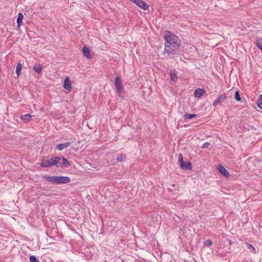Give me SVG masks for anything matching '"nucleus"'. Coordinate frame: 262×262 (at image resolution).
Returning a JSON list of instances; mask_svg holds the SVG:
<instances>
[{
  "label": "nucleus",
  "mask_w": 262,
  "mask_h": 262,
  "mask_svg": "<svg viewBox=\"0 0 262 262\" xmlns=\"http://www.w3.org/2000/svg\"><path fill=\"white\" fill-rule=\"evenodd\" d=\"M165 39V48L163 54H167V57L174 59L179 56V49L180 47V40L173 33L169 31H165L163 32Z\"/></svg>",
  "instance_id": "nucleus-1"
},
{
  "label": "nucleus",
  "mask_w": 262,
  "mask_h": 262,
  "mask_svg": "<svg viewBox=\"0 0 262 262\" xmlns=\"http://www.w3.org/2000/svg\"><path fill=\"white\" fill-rule=\"evenodd\" d=\"M43 178L47 181L56 184H67L71 181L70 177L67 176H45Z\"/></svg>",
  "instance_id": "nucleus-2"
},
{
  "label": "nucleus",
  "mask_w": 262,
  "mask_h": 262,
  "mask_svg": "<svg viewBox=\"0 0 262 262\" xmlns=\"http://www.w3.org/2000/svg\"><path fill=\"white\" fill-rule=\"evenodd\" d=\"M130 1L135 4L143 10H146L149 8V5L142 0H130Z\"/></svg>",
  "instance_id": "nucleus-3"
},
{
  "label": "nucleus",
  "mask_w": 262,
  "mask_h": 262,
  "mask_svg": "<svg viewBox=\"0 0 262 262\" xmlns=\"http://www.w3.org/2000/svg\"><path fill=\"white\" fill-rule=\"evenodd\" d=\"M115 85L117 92L119 93H121L123 91L124 87L119 76H117L115 78Z\"/></svg>",
  "instance_id": "nucleus-4"
},
{
  "label": "nucleus",
  "mask_w": 262,
  "mask_h": 262,
  "mask_svg": "<svg viewBox=\"0 0 262 262\" xmlns=\"http://www.w3.org/2000/svg\"><path fill=\"white\" fill-rule=\"evenodd\" d=\"M227 98V95L226 94L223 93L221 95H220L216 99H215L213 103V106H215L219 104H221L222 102H223Z\"/></svg>",
  "instance_id": "nucleus-5"
},
{
  "label": "nucleus",
  "mask_w": 262,
  "mask_h": 262,
  "mask_svg": "<svg viewBox=\"0 0 262 262\" xmlns=\"http://www.w3.org/2000/svg\"><path fill=\"white\" fill-rule=\"evenodd\" d=\"M217 169L223 176L226 178H228L230 176V174L228 170L225 169L223 165L222 164H219L217 167Z\"/></svg>",
  "instance_id": "nucleus-6"
},
{
  "label": "nucleus",
  "mask_w": 262,
  "mask_h": 262,
  "mask_svg": "<svg viewBox=\"0 0 262 262\" xmlns=\"http://www.w3.org/2000/svg\"><path fill=\"white\" fill-rule=\"evenodd\" d=\"M206 92L203 89L197 88L195 90L194 92V96L195 98H200L203 96Z\"/></svg>",
  "instance_id": "nucleus-7"
},
{
  "label": "nucleus",
  "mask_w": 262,
  "mask_h": 262,
  "mask_svg": "<svg viewBox=\"0 0 262 262\" xmlns=\"http://www.w3.org/2000/svg\"><path fill=\"white\" fill-rule=\"evenodd\" d=\"M71 144H72V143L70 142L58 144L56 145V148L58 150L61 151V150H63L64 148H68Z\"/></svg>",
  "instance_id": "nucleus-8"
},
{
  "label": "nucleus",
  "mask_w": 262,
  "mask_h": 262,
  "mask_svg": "<svg viewBox=\"0 0 262 262\" xmlns=\"http://www.w3.org/2000/svg\"><path fill=\"white\" fill-rule=\"evenodd\" d=\"M63 87L64 89H65L66 90H68L69 91H71L72 90V85H71V82L70 81L69 77H67L64 79Z\"/></svg>",
  "instance_id": "nucleus-9"
},
{
  "label": "nucleus",
  "mask_w": 262,
  "mask_h": 262,
  "mask_svg": "<svg viewBox=\"0 0 262 262\" xmlns=\"http://www.w3.org/2000/svg\"><path fill=\"white\" fill-rule=\"evenodd\" d=\"M40 166L42 167L48 168L51 167L50 160H46L44 157L41 160L39 164Z\"/></svg>",
  "instance_id": "nucleus-10"
},
{
  "label": "nucleus",
  "mask_w": 262,
  "mask_h": 262,
  "mask_svg": "<svg viewBox=\"0 0 262 262\" xmlns=\"http://www.w3.org/2000/svg\"><path fill=\"white\" fill-rule=\"evenodd\" d=\"M61 159L62 160V163L60 164L59 163L58 165H57V167H62L63 166H64V167L67 168L71 165L70 163L68 161V160L66 158L62 157Z\"/></svg>",
  "instance_id": "nucleus-11"
},
{
  "label": "nucleus",
  "mask_w": 262,
  "mask_h": 262,
  "mask_svg": "<svg viewBox=\"0 0 262 262\" xmlns=\"http://www.w3.org/2000/svg\"><path fill=\"white\" fill-rule=\"evenodd\" d=\"M82 52L84 56L90 59L91 58V55L90 53V50L88 47L84 46L82 49Z\"/></svg>",
  "instance_id": "nucleus-12"
},
{
  "label": "nucleus",
  "mask_w": 262,
  "mask_h": 262,
  "mask_svg": "<svg viewBox=\"0 0 262 262\" xmlns=\"http://www.w3.org/2000/svg\"><path fill=\"white\" fill-rule=\"evenodd\" d=\"M24 18V15L22 13H19L17 18V27L19 28L23 25V19Z\"/></svg>",
  "instance_id": "nucleus-13"
},
{
  "label": "nucleus",
  "mask_w": 262,
  "mask_h": 262,
  "mask_svg": "<svg viewBox=\"0 0 262 262\" xmlns=\"http://www.w3.org/2000/svg\"><path fill=\"white\" fill-rule=\"evenodd\" d=\"M61 159L59 157H53L51 158L50 160V164L51 167L53 165H58V161Z\"/></svg>",
  "instance_id": "nucleus-14"
},
{
  "label": "nucleus",
  "mask_w": 262,
  "mask_h": 262,
  "mask_svg": "<svg viewBox=\"0 0 262 262\" xmlns=\"http://www.w3.org/2000/svg\"><path fill=\"white\" fill-rule=\"evenodd\" d=\"M42 69V67L40 64L37 63H35L33 67V70L38 74L41 73Z\"/></svg>",
  "instance_id": "nucleus-15"
},
{
  "label": "nucleus",
  "mask_w": 262,
  "mask_h": 262,
  "mask_svg": "<svg viewBox=\"0 0 262 262\" xmlns=\"http://www.w3.org/2000/svg\"><path fill=\"white\" fill-rule=\"evenodd\" d=\"M181 168L184 170H191L192 169L191 163L190 162L187 163L184 162V163L182 164V166H181Z\"/></svg>",
  "instance_id": "nucleus-16"
},
{
  "label": "nucleus",
  "mask_w": 262,
  "mask_h": 262,
  "mask_svg": "<svg viewBox=\"0 0 262 262\" xmlns=\"http://www.w3.org/2000/svg\"><path fill=\"white\" fill-rule=\"evenodd\" d=\"M22 69V63H21L20 61H19L17 62L16 68V74H17V76H19L20 74L21 70Z\"/></svg>",
  "instance_id": "nucleus-17"
},
{
  "label": "nucleus",
  "mask_w": 262,
  "mask_h": 262,
  "mask_svg": "<svg viewBox=\"0 0 262 262\" xmlns=\"http://www.w3.org/2000/svg\"><path fill=\"white\" fill-rule=\"evenodd\" d=\"M170 79L172 81H176L177 80V75L176 70H171L170 72Z\"/></svg>",
  "instance_id": "nucleus-18"
},
{
  "label": "nucleus",
  "mask_w": 262,
  "mask_h": 262,
  "mask_svg": "<svg viewBox=\"0 0 262 262\" xmlns=\"http://www.w3.org/2000/svg\"><path fill=\"white\" fill-rule=\"evenodd\" d=\"M31 117L32 116L30 114H27L20 116V119L25 122H27L30 120Z\"/></svg>",
  "instance_id": "nucleus-19"
},
{
  "label": "nucleus",
  "mask_w": 262,
  "mask_h": 262,
  "mask_svg": "<svg viewBox=\"0 0 262 262\" xmlns=\"http://www.w3.org/2000/svg\"><path fill=\"white\" fill-rule=\"evenodd\" d=\"M255 44L257 48L262 52V38H257Z\"/></svg>",
  "instance_id": "nucleus-20"
},
{
  "label": "nucleus",
  "mask_w": 262,
  "mask_h": 262,
  "mask_svg": "<svg viewBox=\"0 0 262 262\" xmlns=\"http://www.w3.org/2000/svg\"><path fill=\"white\" fill-rule=\"evenodd\" d=\"M256 103L258 107L262 110V95H260L258 100H257Z\"/></svg>",
  "instance_id": "nucleus-21"
},
{
  "label": "nucleus",
  "mask_w": 262,
  "mask_h": 262,
  "mask_svg": "<svg viewBox=\"0 0 262 262\" xmlns=\"http://www.w3.org/2000/svg\"><path fill=\"white\" fill-rule=\"evenodd\" d=\"M196 116V115L195 114H188L186 113L184 115V117L186 119H190L194 117H195Z\"/></svg>",
  "instance_id": "nucleus-22"
},
{
  "label": "nucleus",
  "mask_w": 262,
  "mask_h": 262,
  "mask_svg": "<svg viewBox=\"0 0 262 262\" xmlns=\"http://www.w3.org/2000/svg\"><path fill=\"white\" fill-rule=\"evenodd\" d=\"M178 161L180 165V166H182V164L184 163L183 161V155L182 154H179L178 155Z\"/></svg>",
  "instance_id": "nucleus-23"
},
{
  "label": "nucleus",
  "mask_w": 262,
  "mask_h": 262,
  "mask_svg": "<svg viewBox=\"0 0 262 262\" xmlns=\"http://www.w3.org/2000/svg\"><path fill=\"white\" fill-rule=\"evenodd\" d=\"M234 99L237 101H241V97L239 93L237 91H236L235 93Z\"/></svg>",
  "instance_id": "nucleus-24"
},
{
  "label": "nucleus",
  "mask_w": 262,
  "mask_h": 262,
  "mask_svg": "<svg viewBox=\"0 0 262 262\" xmlns=\"http://www.w3.org/2000/svg\"><path fill=\"white\" fill-rule=\"evenodd\" d=\"M125 158V156L124 154H121L118 155L117 158V162H122L124 159Z\"/></svg>",
  "instance_id": "nucleus-25"
},
{
  "label": "nucleus",
  "mask_w": 262,
  "mask_h": 262,
  "mask_svg": "<svg viewBox=\"0 0 262 262\" xmlns=\"http://www.w3.org/2000/svg\"><path fill=\"white\" fill-rule=\"evenodd\" d=\"M246 245H247V247L249 248V249L252 252H253L254 253H256L255 248L252 245H251V244H250L249 243H247Z\"/></svg>",
  "instance_id": "nucleus-26"
},
{
  "label": "nucleus",
  "mask_w": 262,
  "mask_h": 262,
  "mask_svg": "<svg viewBox=\"0 0 262 262\" xmlns=\"http://www.w3.org/2000/svg\"><path fill=\"white\" fill-rule=\"evenodd\" d=\"M30 262H39L38 259L35 256L31 255L29 257Z\"/></svg>",
  "instance_id": "nucleus-27"
},
{
  "label": "nucleus",
  "mask_w": 262,
  "mask_h": 262,
  "mask_svg": "<svg viewBox=\"0 0 262 262\" xmlns=\"http://www.w3.org/2000/svg\"><path fill=\"white\" fill-rule=\"evenodd\" d=\"M213 243L210 239H207L204 242V244L206 246H210Z\"/></svg>",
  "instance_id": "nucleus-28"
},
{
  "label": "nucleus",
  "mask_w": 262,
  "mask_h": 262,
  "mask_svg": "<svg viewBox=\"0 0 262 262\" xmlns=\"http://www.w3.org/2000/svg\"><path fill=\"white\" fill-rule=\"evenodd\" d=\"M209 143L208 142H205L203 145L202 146V148H207L208 147V146L209 145Z\"/></svg>",
  "instance_id": "nucleus-29"
},
{
  "label": "nucleus",
  "mask_w": 262,
  "mask_h": 262,
  "mask_svg": "<svg viewBox=\"0 0 262 262\" xmlns=\"http://www.w3.org/2000/svg\"><path fill=\"white\" fill-rule=\"evenodd\" d=\"M172 186H173V187H174L176 186V185L174 184H173Z\"/></svg>",
  "instance_id": "nucleus-30"
}]
</instances>
